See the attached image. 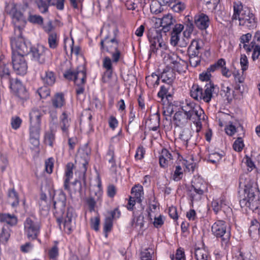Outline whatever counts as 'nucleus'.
<instances>
[{
  "label": "nucleus",
  "instance_id": "nucleus-7",
  "mask_svg": "<svg viewBox=\"0 0 260 260\" xmlns=\"http://www.w3.org/2000/svg\"><path fill=\"white\" fill-rule=\"evenodd\" d=\"M212 235L217 240H219L221 247L228 250L231 245V228L223 220L218 219L215 221L211 226Z\"/></svg>",
  "mask_w": 260,
  "mask_h": 260
},
{
  "label": "nucleus",
  "instance_id": "nucleus-39",
  "mask_svg": "<svg viewBox=\"0 0 260 260\" xmlns=\"http://www.w3.org/2000/svg\"><path fill=\"white\" fill-rule=\"evenodd\" d=\"M234 89L239 91L241 94L243 93V90L241 87L244 86L245 77L243 74H241L239 72L234 74Z\"/></svg>",
  "mask_w": 260,
  "mask_h": 260
},
{
  "label": "nucleus",
  "instance_id": "nucleus-29",
  "mask_svg": "<svg viewBox=\"0 0 260 260\" xmlns=\"http://www.w3.org/2000/svg\"><path fill=\"white\" fill-rule=\"evenodd\" d=\"M196 260H211L209 251L204 247H194L191 251Z\"/></svg>",
  "mask_w": 260,
  "mask_h": 260
},
{
  "label": "nucleus",
  "instance_id": "nucleus-40",
  "mask_svg": "<svg viewBox=\"0 0 260 260\" xmlns=\"http://www.w3.org/2000/svg\"><path fill=\"white\" fill-rule=\"evenodd\" d=\"M160 77L155 73L145 78L146 84L149 88L152 89L157 87L159 84Z\"/></svg>",
  "mask_w": 260,
  "mask_h": 260
},
{
  "label": "nucleus",
  "instance_id": "nucleus-6",
  "mask_svg": "<svg viewBox=\"0 0 260 260\" xmlns=\"http://www.w3.org/2000/svg\"><path fill=\"white\" fill-rule=\"evenodd\" d=\"M252 34L250 32L243 34L239 38V47L241 48L242 45L243 48L246 53L249 54L252 52L251 59L252 61H255L259 60L260 69V31H256L254 35L252 40Z\"/></svg>",
  "mask_w": 260,
  "mask_h": 260
},
{
  "label": "nucleus",
  "instance_id": "nucleus-36",
  "mask_svg": "<svg viewBox=\"0 0 260 260\" xmlns=\"http://www.w3.org/2000/svg\"><path fill=\"white\" fill-rule=\"evenodd\" d=\"M7 201L12 207H16L19 203L18 193L14 188H9L7 192Z\"/></svg>",
  "mask_w": 260,
  "mask_h": 260
},
{
  "label": "nucleus",
  "instance_id": "nucleus-51",
  "mask_svg": "<svg viewBox=\"0 0 260 260\" xmlns=\"http://www.w3.org/2000/svg\"><path fill=\"white\" fill-rule=\"evenodd\" d=\"M238 126H241L240 123L229 121L224 128L225 133L229 136H234L237 132Z\"/></svg>",
  "mask_w": 260,
  "mask_h": 260
},
{
  "label": "nucleus",
  "instance_id": "nucleus-16",
  "mask_svg": "<svg viewBox=\"0 0 260 260\" xmlns=\"http://www.w3.org/2000/svg\"><path fill=\"white\" fill-rule=\"evenodd\" d=\"M27 45L30 47L34 59L40 64H44L51 53L50 50L43 45L34 48H31L29 45Z\"/></svg>",
  "mask_w": 260,
  "mask_h": 260
},
{
  "label": "nucleus",
  "instance_id": "nucleus-1",
  "mask_svg": "<svg viewBox=\"0 0 260 260\" xmlns=\"http://www.w3.org/2000/svg\"><path fill=\"white\" fill-rule=\"evenodd\" d=\"M23 30V27L15 24L14 36L11 38L13 68L17 75L22 76L26 74L28 68L24 56L30 52V47L22 35Z\"/></svg>",
  "mask_w": 260,
  "mask_h": 260
},
{
  "label": "nucleus",
  "instance_id": "nucleus-56",
  "mask_svg": "<svg viewBox=\"0 0 260 260\" xmlns=\"http://www.w3.org/2000/svg\"><path fill=\"white\" fill-rule=\"evenodd\" d=\"M50 89L48 86L44 85L40 87L37 91L41 99H45L50 95Z\"/></svg>",
  "mask_w": 260,
  "mask_h": 260
},
{
  "label": "nucleus",
  "instance_id": "nucleus-60",
  "mask_svg": "<svg viewBox=\"0 0 260 260\" xmlns=\"http://www.w3.org/2000/svg\"><path fill=\"white\" fill-rule=\"evenodd\" d=\"M183 176V171L182 167L179 166H175V169L172 175V178L175 181L180 180Z\"/></svg>",
  "mask_w": 260,
  "mask_h": 260
},
{
  "label": "nucleus",
  "instance_id": "nucleus-10",
  "mask_svg": "<svg viewBox=\"0 0 260 260\" xmlns=\"http://www.w3.org/2000/svg\"><path fill=\"white\" fill-rule=\"evenodd\" d=\"M131 193V196L128 197L127 203L125 207L127 210L133 211L134 214L136 204H142L144 199V192L143 186L140 184H135L132 187Z\"/></svg>",
  "mask_w": 260,
  "mask_h": 260
},
{
  "label": "nucleus",
  "instance_id": "nucleus-13",
  "mask_svg": "<svg viewBox=\"0 0 260 260\" xmlns=\"http://www.w3.org/2000/svg\"><path fill=\"white\" fill-rule=\"evenodd\" d=\"M87 80L86 68L85 65H80L76 68V74L74 80L77 96L83 94Z\"/></svg>",
  "mask_w": 260,
  "mask_h": 260
},
{
  "label": "nucleus",
  "instance_id": "nucleus-18",
  "mask_svg": "<svg viewBox=\"0 0 260 260\" xmlns=\"http://www.w3.org/2000/svg\"><path fill=\"white\" fill-rule=\"evenodd\" d=\"M211 207L216 215L221 211H223L224 213L232 211V209L229 206V202L226 196L223 194L218 198L213 199Z\"/></svg>",
  "mask_w": 260,
  "mask_h": 260
},
{
  "label": "nucleus",
  "instance_id": "nucleus-25",
  "mask_svg": "<svg viewBox=\"0 0 260 260\" xmlns=\"http://www.w3.org/2000/svg\"><path fill=\"white\" fill-rule=\"evenodd\" d=\"M203 43L200 39H193L191 41L188 49V55H199L203 49Z\"/></svg>",
  "mask_w": 260,
  "mask_h": 260
},
{
  "label": "nucleus",
  "instance_id": "nucleus-17",
  "mask_svg": "<svg viewBox=\"0 0 260 260\" xmlns=\"http://www.w3.org/2000/svg\"><path fill=\"white\" fill-rule=\"evenodd\" d=\"M71 113L67 110L62 112L59 117V127L63 137H69L72 121Z\"/></svg>",
  "mask_w": 260,
  "mask_h": 260
},
{
  "label": "nucleus",
  "instance_id": "nucleus-31",
  "mask_svg": "<svg viewBox=\"0 0 260 260\" xmlns=\"http://www.w3.org/2000/svg\"><path fill=\"white\" fill-rule=\"evenodd\" d=\"M192 137V132L188 128H183L180 133L178 142L181 144L182 147L187 148L189 141Z\"/></svg>",
  "mask_w": 260,
  "mask_h": 260
},
{
  "label": "nucleus",
  "instance_id": "nucleus-58",
  "mask_svg": "<svg viewBox=\"0 0 260 260\" xmlns=\"http://www.w3.org/2000/svg\"><path fill=\"white\" fill-rule=\"evenodd\" d=\"M240 64L242 73L246 71L249 67V61L247 56L245 54H242L240 55Z\"/></svg>",
  "mask_w": 260,
  "mask_h": 260
},
{
  "label": "nucleus",
  "instance_id": "nucleus-53",
  "mask_svg": "<svg viewBox=\"0 0 260 260\" xmlns=\"http://www.w3.org/2000/svg\"><path fill=\"white\" fill-rule=\"evenodd\" d=\"M55 140V135L52 131L46 132L44 135L45 143L53 147Z\"/></svg>",
  "mask_w": 260,
  "mask_h": 260
},
{
  "label": "nucleus",
  "instance_id": "nucleus-42",
  "mask_svg": "<svg viewBox=\"0 0 260 260\" xmlns=\"http://www.w3.org/2000/svg\"><path fill=\"white\" fill-rule=\"evenodd\" d=\"M147 217L148 220L151 222L153 221V217L158 215L159 212V204L157 202H153V203L149 204L147 209Z\"/></svg>",
  "mask_w": 260,
  "mask_h": 260
},
{
  "label": "nucleus",
  "instance_id": "nucleus-63",
  "mask_svg": "<svg viewBox=\"0 0 260 260\" xmlns=\"http://www.w3.org/2000/svg\"><path fill=\"white\" fill-rule=\"evenodd\" d=\"M28 21L33 24L42 25L43 23V18L38 15H29Z\"/></svg>",
  "mask_w": 260,
  "mask_h": 260
},
{
  "label": "nucleus",
  "instance_id": "nucleus-5",
  "mask_svg": "<svg viewBox=\"0 0 260 260\" xmlns=\"http://www.w3.org/2000/svg\"><path fill=\"white\" fill-rule=\"evenodd\" d=\"M258 192V189L250 183L246 184L239 204L241 208L246 211H251L257 214L260 218V195H257Z\"/></svg>",
  "mask_w": 260,
  "mask_h": 260
},
{
  "label": "nucleus",
  "instance_id": "nucleus-8",
  "mask_svg": "<svg viewBox=\"0 0 260 260\" xmlns=\"http://www.w3.org/2000/svg\"><path fill=\"white\" fill-rule=\"evenodd\" d=\"M147 36L150 44L149 58L152 56H156L157 52L159 50L162 53L168 49L167 43L162 39L160 30L154 28H150L148 31Z\"/></svg>",
  "mask_w": 260,
  "mask_h": 260
},
{
  "label": "nucleus",
  "instance_id": "nucleus-54",
  "mask_svg": "<svg viewBox=\"0 0 260 260\" xmlns=\"http://www.w3.org/2000/svg\"><path fill=\"white\" fill-rule=\"evenodd\" d=\"M225 65L226 61L225 59L223 58H220L215 63L210 65L208 68L209 69V72L213 73L220 68L221 69L222 67Z\"/></svg>",
  "mask_w": 260,
  "mask_h": 260
},
{
  "label": "nucleus",
  "instance_id": "nucleus-28",
  "mask_svg": "<svg viewBox=\"0 0 260 260\" xmlns=\"http://www.w3.org/2000/svg\"><path fill=\"white\" fill-rule=\"evenodd\" d=\"M41 79L44 85L52 86L56 82V76L54 72L48 70L41 74Z\"/></svg>",
  "mask_w": 260,
  "mask_h": 260
},
{
  "label": "nucleus",
  "instance_id": "nucleus-26",
  "mask_svg": "<svg viewBox=\"0 0 260 260\" xmlns=\"http://www.w3.org/2000/svg\"><path fill=\"white\" fill-rule=\"evenodd\" d=\"M160 114L156 112L151 114L146 121V126L150 131H156L159 127Z\"/></svg>",
  "mask_w": 260,
  "mask_h": 260
},
{
  "label": "nucleus",
  "instance_id": "nucleus-55",
  "mask_svg": "<svg viewBox=\"0 0 260 260\" xmlns=\"http://www.w3.org/2000/svg\"><path fill=\"white\" fill-rule=\"evenodd\" d=\"M162 6L164 5L160 4L159 1L152 2L150 6L151 12L155 14L160 13L162 11Z\"/></svg>",
  "mask_w": 260,
  "mask_h": 260
},
{
  "label": "nucleus",
  "instance_id": "nucleus-34",
  "mask_svg": "<svg viewBox=\"0 0 260 260\" xmlns=\"http://www.w3.org/2000/svg\"><path fill=\"white\" fill-rule=\"evenodd\" d=\"M173 121L176 126L183 127L188 123V118L183 112L178 111L175 113Z\"/></svg>",
  "mask_w": 260,
  "mask_h": 260
},
{
  "label": "nucleus",
  "instance_id": "nucleus-9",
  "mask_svg": "<svg viewBox=\"0 0 260 260\" xmlns=\"http://www.w3.org/2000/svg\"><path fill=\"white\" fill-rule=\"evenodd\" d=\"M208 192V184L200 177L195 178L191 182L188 194L192 203L201 200L205 193Z\"/></svg>",
  "mask_w": 260,
  "mask_h": 260
},
{
  "label": "nucleus",
  "instance_id": "nucleus-43",
  "mask_svg": "<svg viewBox=\"0 0 260 260\" xmlns=\"http://www.w3.org/2000/svg\"><path fill=\"white\" fill-rule=\"evenodd\" d=\"M220 92L221 95L224 97L229 103L233 99H237L234 91L229 86H226L225 84L222 85Z\"/></svg>",
  "mask_w": 260,
  "mask_h": 260
},
{
  "label": "nucleus",
  "instance_id": "nucleus-62",
  "mask_svg": "<svg viewBox=\"0 0 260 260\" xmlns=\"http://www.w3.org/2000/svg\"><path fill=\"white\" fill-rule=\"evenodd\" d=\"M153 220V224L156 228H160L164 224V216L160 214L154 216Z\"/></svg>",
  "mask_w": 260,
  "mask_h": 260
},
{
  "label": "nucleus",
  "instance_id": "nucleus-38",
  "mask_svg": "<svg viewBox=\"0 0 260 260\" xmlns=\"http://www.w3.org/2000/svg\"><path fill=\"white\" fill-rule=\"evenodd\" d=\"M43 114L41 110L34 108L29 113L30 124L41 125V117Z\"/></svg>",
  "mask_w": 260,
  "mask_h": 260
},
{
  "label": "nucleus",
  "instance_id": "nucleus-57",
  "mask_svg": "<svg viewBox=\"0 0 260 260\" xmlns=\"http://www.w3.org/2000/svg\"><path fill=\"white\" fill-rule=\"evenodd\" d=\"M54 165V159L50 157L45 161V171L48 174H51L53 172Z\"/></svg>",
  "mask_w": 260,
  "mask_h": 260
},
{
  "label": "nucleus",
  "instance_id": "nucleus-27",
  "mask_svg": "<svg viewBox=\"0 0 260 260\" xmlns=\"http://www.w3.org/2000/svg\"><path fill=\"white\" fill-rule=\"evenodd\" d=\"M160 26L162 27V30L165 32L169 31L172 28L174 23L175 22V19L171 14H167L159 19Z\"/></svg>",
  "mask_w": 260,
  "mask_h": 260
},
{
  "label": "nucleus",
  "instance_id": "nucleus-45",
  "mask_svg": "<svg viewBox=\"0 0 260 260\" xmlns=\"http://www.w3.org/2000/svg\"><path fill=\"white\" fill-rule=\"evenodd\" d=\"M203 89L198 84H193L190 90V95L197 101L202 100Z\"/></svg>",
  "mask_w": 260,
  "mask_h": 260
},
{
  "label": "nucleus",
  "instance_id": "nucleus-37",
  "mask_svg": "<svg viewBox=\"0 0 260 260\" xmlns=\"http://www.w3.org/2000/svg\"><path fill=\"white\" fill-rule=\"evenodd\" d=\"M160 78L162 82L172 85L175 79V73L171 68L167 67L164 70Z\"/></svg>",
  "mask_w": 260,
  "mask_h": 260
},
{
  "label": "nucleus",
  "instance_id": "nucleus-61",
  "mask_svg": "<svg viewBox=\"0 0 260 260\" xmlns=\"http://www.w3.org/2000/svg\"><path fill=\"white\" fill-rule=\"evenodd\" d=\"M244 146V141L241 137H238L234 142L233 148L237 152H241Z\"/></svg>",
  "mask_w": 260,
  "mask_h": 260
},
{
  "label": "nucleus",
  "instance_id": "nucleus-19",
  "mask_svg": "<svg viewBox=\"0 0 260 260\" xmlns=\"http://www.w3.org/2000/svg\"><path fill=\"white\" fill-rule=\"evenodd\" d=\"M41 125L30 124L29 127V141L34 146H38L40 144Z\"/></svg>",
  "mask_w": 260,
  "mask_h": 260
},
{
  "label": "nucleus",
  "instance_id": "nucleus-35",
  "mask_svg": "<svg viewBox=\"0 0 260 260\" xmlns=\"http://www.w3.org/2000/svg\"><path fill=\"white\" fill-rule=\"evenodd\" d=\"M0 222H4L10 226H14L17 224L18 218L14 214L0 213Z\"/></svg>",
  "mask_w": 260,
  "mask_h": 260
},
{
  "label": "nucleus",
  "instance_id": "nucleus-11",
  "mask_svg": "<svg viewBox=\"0 0 260 260\" xmlns=\"http://www.w3.org/2000/svg\"><path fill=\"white\" fill-rule=\"evenodd\" d=\"M9 87L11 92L18 98L19 102L24 103L29 100V92L18 79H10Z\"/></svg>",
  "mask_w": 260,
  "mask_h": 260
},
{
  "label": "nucleus",
  "instance_id": "nucleus-64",
  "mask_svg": "<svg viewBox=\"0 0 260 260\" xmlns=\"http://www.w3.org/2000/svg\"><path fill=\"white\" fill-rule=\"evenodd\" d=\"M117 189L115 185L113 184H110L108 185L106 193L109 198L113 199L117 194Z\"/></svg>",
  "mask_w": 260,
  "mask_h": 260
},
{
  "label": "nucleus",
  "instance_id": "nucleus-12",
  "mask_svg": "<svg viewBox=\"0 0 260 260\" xmlns=\"http://www.w3.org/2000/svg\"><path fill=\"white\" fill-rule=\"evenodd\" d=\"M41 224L40 222L27 217L24 222V233L27 239L34 241L37 239L41 233Z\"/></svg>",
  "mask_w": 260,
  "mask_h": 260
},
{
  "label": "nucleus",
  "instance_id": "nucleus-24",
  "mask_svg": "<svg viewBox=\"0 0 260 260\" xmlns=\"http://www.w3.org/2000/svg\"><path fill=\"white\" fill-rule=\"evenodd\" d=\"M184 28V25L179 23L176 24L171 32L170 44L173 46L178 45L180 40V35Z\"/></svg>",
  "mask_w": 260,
  "mask_h": 260
},
{
  "label": "nucleus",
  "instance_id": "nucleus-4",
  "mask_svg": "<svg viewBox=\"0 0 260 260\" xmlns=\"http://www.w3.org/2000/svg\"><path fill=\"white\" fill-rule=\"evenodd\" d=\"M60 201L58 202L54 201L53 203V214L56 218V222L61 229V224L63 222L65 232L69 235L73 231L72 218L73 211L72 208H68L66 217L63 218V215L64 212L65 204L66 201V196L64 193L61 192L59 194Z\"/></svg>",
  "mask_w": 260,
  "mask_h": 260
},
{
  "label": "nucleus",
  "instance_id": "nucleus-15",
  "mask_svg": "<svg viewBox=\"0 0 260 260\" xmlns=\"http://www.w3.org/2000/svg\"><path fill=\"white\" fill-rule=\"evenodd\" d=\"M187 117L188 120H192L195 124L197 127V131H200L202 127V121L205 120L206 117L203 109L196 104Z\"/></svg>",
  "mask_w": 260,
  "mask_h": 260
},
{
  "label": "nucleus",
  "instance_id": "nucleus-23",
  "mask_svg": "<svg viewBox=\"0 0 260 260\" xmlns=\"http://www.w3.org/2000/svg\"><path fill=\"white\" fill-rule=\"evenodd\" d=\"M74 165L72 162H68L65 167L63 177V187L64 189L69 190L70 180L73 177Z\"/></svg>",
  "mask_w": 260,
  "mask_h": 260
},
{
  "label": "nucleus",
  "instance_id": "nucleus-14",
  "mask_svg": "<svg viewBox=\"0 0 260 260\" xmlns=\"http://www.w3.org/2000/svg\"><path fill=\"white\" fill-rule=\"evenodd\" d=\"M168 67L171 68L174 72L181 74L187 69V63L181 59L176 54H169L167 58Z\"/></svg>",
  "mask_w": 260,
  "mask_h": 260
},
{
  "label": "nucleus",
  "instance_id": "nucleus-2",
  "mask_svg": "<svg viewBox=\"0 0 260 260\" xmlns=\"http://www.w3.org/2000/svg\"><path fill=\"white\" fill-rule=\"evenodd\" d=\"M119 41L114 37L110 38L106 36L100 42V50L102 52L109 53L111 57L105 56L102 59V68L104 70L103 79H111L115 72L114 66L124 59V54L118 48Z\"/></svg>",
  "mask_w": 260,
  "mask_h": 260
},
{
  "label": "nucleus",
  "instance_id": "nucleus-46",
  "mask_svg": "<svg viewBox=\"0 0 260 260\" xmlns=\"http://www.w3.org/2000/svg\"><path fill=\"white\" fill-rule=\"evenodd\" d=\"M55 243L54 245L47 250V254L49 260H58L59 253L58 242L55 241Z\"/></svg>",
  "mask_w": 260,
  "mask_h": 260
},
{
  "label": "nucleus",
  "instance_id": "nucleus-30",
  "mask_svg": "<svg viewBox=\"0 0 260 260\" xmlns=\"http://www.w3.org/2000/svg\"><path fill=\"white\" fill-rule=\"evenodd\" d=\"M173 160L171 153L167 149L163 148L159 156V163L161 168H167Z\"/></svg>",
  "mask_w": 260,
  "mask_h": 260
},
{
  "label": "nucleus",
  "instance_id": "nucleus-21",
  "mask_svg": "<svg viewBox=\"0 0 260 260\" xmlns=\"http://www.w3.org/2000/svg\"><path fill=\"white\" fill-rule=\"evenodd\" d=\"M196 26L200 30H205L209 26L210 20L209 17L204 13H200L194 17Z\"/></svg>",
  "mask_w": 260,
  "mask_h": 260
},
{
  "label": "nucleus",
  "instance_id": "nucleus-22",
  "mask_svg": "<svg viewBox=\"0 0 260 260\" xmlns=\"http://www.w3.org/2000/svg\"><path fill=\"white\" fill-rule=\"evenodd\" d=\"M50 103L54 109H61L66 104L65 94L62 92L55 93L51 98Z\"/></svg>",
  "mask_w": 260,
  "mask_h": 260
},
{
  "label": "nucleus",
  "instance_id": "nucleus-47",
  "mask_svg": "<svg viewBox=\"0 0 260 260\" xmlns=\"http://www.w3.org/2000/svg\"><path fill=\"white\" fill-rule=\"evenodd\" d=\"M172 87V85L170 84L166 83L165 85H161L157 93V96L162 100L165 98L168 99L169 97H171L172 94L169 92V90Z\"/></svg>",
  "mask_w": 260,
  "mask_h": 260
},
{
  "label": "nucleus",
  "instance_id": "nucleus-33",
  "mask_svg": "<svg viewBox=\"0 0 260 260\" xmlns=\"http://www.w3.org/2000/svg\"><path fill=\"white\" fill-rule=\"evenodd\" d=\"M215 88V85L213 83H207L204 87V90H203L202 100L205 102L209 103L213 97V93Z\"/></svg>",
  "mask_w": 260,
  "mask_h": 260
},
{
  "label": "nucleus",
  "instance_id": "nucleus-20",
  "mask_svg": "<svg viewBox=\"0 0 260 260\" xmlns=\"http://www.w3.org/2000/svg\"><path fill=\"white\" fill-rule=\"evenodd\" d=\"M0 77L1 78H6L9 80L13 79L10 77V70L9 68V60L4 54L0 55Z\"/></svg>",
  "mask_w": 260,
  "mask_h": 260
},
{
  "label": "nucleus",
  "instance_id": "nucleus-3",
  "mask_svg": "<svg viewBox=\"0 0 260 260\" xmlns=\"http://www.w3.org/2000/svg\"><path fill=\"white\" fill-rule=\"evenodd\" d=\"M233 20H238L239 25L243 29L252 30L256 27L257 20L255 15L248 8L243 9L240 1L233 3Z\"/></svg>",
  "mask_w": 260,
  "mask_h": 260
},
{
  "label": "nucleus",
  "instance_id": "nucleus-59",
  "mask_svg": "<svg viewBox=\"0 0 260 260\" xmlns=\"http://www.w3.org/2000/svg\"><path fill=\"white\" fill-rule=\"evenodd\" d=\"M113 226V221L111 220V218L106 217L103 228V231L106 237H108V233L112 231Z\"/></svg>",
  "mask_w": 260,
  "mask_h": 260
},
{
  "label": "nucleus",
  "instance_id": "nucleus-41",
  "mask_svg": "<svg viewBox=\"0 0 260 260\" xmlns=\"http://www.w3.org/2000/svg\"><path fill=\"white\" fill-rule=\"evenodd\" d=\"M60 35L58 32H55L48 35L47 42L49 48L56 49L59 44Z\"/></svg>",
  "mask_w": 260,
  "mask_h": 260
},
{
  "label": "nucleus",
  "instance_id": "nucleus-44",
  "mask_svg": "<svg viewBox=\"0 0 260 260\" xmlns=\"http://www.w3.org/2000/svg\"><path fill=\"white\" fill-rule=\"evenodd\" d=\"M40 12L42 13H46L49 11V7L51 5H54L52 2L53 0H35Z\"/></svg>",
  "mask_w": 260,
  "mask_h": 260
},
{
  "label": "nucleus",
  "instance_id": "nucleus-50",
  "mask_svg": "<svg viewBox=\"0 0 260 260\" xmlns=\"http://www.w3.org/2000/svg\"><path fill=\"white\" fill-rule=\"evenodd\" d=\"M80 155V157L82 159V161H80V164L81 165L80 169L84 175H85L87 172L90 160L89 153L87 152H83Z\"/></svg>",
  "mask_w": 260,
  "mask_h": 260
},
{
  "label": "nucleus",
  "instance_id": "nucleus-52",
  "mask_svg": "<svg viewBox=\"0 0 260 260\" xmlns=\"http://www.w3.org/2000/svg\"><path fill=\"white\" fill-rule=\"evenodd\" d=\"M223 153L212 152L209 154L208 156V161L214 165H217L222 159L223 156Z\"/></svg>",
  "mask_w": 260,
  "mask_h": 260
},
{
  "label": "nucleus",
  "instance_id": "nucleus-49",
  "mask_svg": "<svg viewBox=\"0 0 260 260\" xmlns=\"http://www.w3.org/2000/svg\"><path fill=\"white\" fill-rule=\"evenodd\" d=\"M72 197L73 194L77 192L81 193L82 191V184L80 181L76 179L71 184L70 183L69 190L65 189Z\"/></svg>",
  "mask_w": 260,
  "mask_h": 260
},
{
  "label": "nucleus",
  "instance_id": "nucleus-32",
  "mask_svg": "<svg viewBox=\"0 0 260 260\" xmlns=\"http://www.w3.org/2000/svg\"><path fill=\"white\" fill-rule=\"evenodd\" d=\"M107 157L108 162L111 164L109 168L110 171L113 173H117V165L116 162V157L115 154L114 148L113 146H110L106 153Z\"/></svg>",
  "mask_w": 260,
  "mask_h": 260
},
{
  "label": "nucleus",
  "instance_id": "nucleus-48",
  "mask_svg": "<svg viewBox=\"0 0 260 260\" xmlns=\"http://www.w3.org/2000/svg\"><path fill=\"white\" fill-rule=\"evenodd\" d=\"M167 5L171 7L173 11L176 13H181L185 9L184 3L179 2L178 0H173Z\"/></svg>",
  "mask_w": 260,
  "mask_h": 260
}]
</instances>
